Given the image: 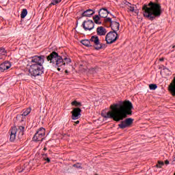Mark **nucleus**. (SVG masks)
Masks as SVG:
<instances>
[{"mask_svg": "<svg viewBox=\"0 0 175 175\" xmlns=\"http://www.w3.org/2000/svg\"><path fill=\"white\" fill-rule=\"evenodd\" d=\"M111 111L106 114L102 113L104 118H111L113 121L119 122L122 121L124 118H126L128 116L132 114L133 105L129 100H125L121 104H113L110 106Z\"/></svg>", "mask_w": 175, "mask_h": 175, "instance_id": "1", "label": "nucleus"}, {"mask_svg": "<svg viewBox=\"0 0 175 175\" xmlns=\"http://www.w3.org/2000/svg\"><path fill=\"white\" fill-rule=\"evenodd\" d=\"M29 75L31 77H36L38 76H42L44 73V55H35L29 58Z\"/></svg>", "mask_w": 175, "mask_h": 175, "instance_id": "2", "label": "nucleus"}, {"mask_svg": "<svg viewBox=\"0 0 175 175\" xmlns=\"http://www.w3.org/2000/svg\"><path fill=\"white\" fill-rule=\"evenodd\" d=\"M144 17L148 18L150 21L155 20L157 17H161L162 14V7L161 4L150 1L148 4H144L142 7Z\"/></svg>", "mask_w": 175, "mask_h": 175, "instance_id": "3", "label": "nucleus"}, {"mask_svg": "<svg viewBox=\"0 0 175 175\" xmlns=\"http://www.w3.org/2000/svg\"><path fill=\"white\" fill-rule=\"evenodd\" d=\"M46 59L50 64H52L53 66H57V68H59L62 66V65H64L65 63H64V59L62 57H61L59 55H58V53L55 51H53L47 57Z\"/></svg>", "mask_w": 175, "mask_h": 175, "instance_id": "4", "label": "nucleus"}, {"mask_svg": "<svg viewBox=\"0 0 175 175\" xmlns=\"http://www.w3.org/2000/svg\"><path fill=\"white\" fill-rule=\"evenodd\" d=\"M90 44L92 47H94L96 50H101L102 49H106L107 45L106 44H102L99 41V38L96 36H93L90 38Z\"/></svg>", "mask_w": 175, "mask_h": 175, "instance_id": "5", "label": "nucleus"}, {"mask_svg": "<svg viewBox=\"0 0 175 175\" xmlns=\"http://www.w3.org/2000/svg\"><path fill=\"white\" fill-rule=\"evenodd\" d=\"M118 39V33L116 31H109L105 36V40L107 44H113Z\"/></svg>", "mask_w": 175, "mask_h": 175, "instance_id": "6", "label": "nucleus"}, {"mask_svg": "<svg viewBox=\"0 0 175 175\" xmlns=\"http://www.w3.org/2000/svg\"><path fill=\"white\" fill-rule=\"evenodd\" d=\"M132 124H133V119L129 118L122 121L120 124H118V126L120 129H125V128H129Z\"/></svg>", "mask_w": 175, "mask_h": 175, "instance_id": "7", "label": "nucleus"}, {"mask_svg": "<svg viewBox=\"0 0 175 175\" xmlns=\"http://www.w3.org/2000/svg\"><path fill=\"white\" fill-rule=\"evenodd\" d=\"M94 25L95 23H94L92 20L85 21L82 24V27L85 31H92V29H94Z\"/></svg>", "mask_w": 175, "mask_h": 175, "instance_id": "8", "label": "nucleus"}, {"mask_svg": "<svg viewBox=\"0 0 175 175\" xmlns=\"http://www.w3.org/2000/svg\"><path fill=\"white\" fill-rule=\"evenodd\" d=\"M72 120H79L81 117V109L77 107L74 108L71 111Z\"/></svg>", "mask_w": 175, "mask_h": 175, "instance_id": "9", "label": "nucleus"}, {"mask_svg": "<svg viewBox=\"0 0 175 175\" xmlns=\"http://www.w3.org/2000/svg\"><path fill=\"white\" fill-rule=\"evenodd\" d=\"M10 66H12L10 62H4L1 64H0V72H5V70H8V69H10Z\"/></svg>", "mask_w": 175, "mask_h": 175, "instance_id": "10", "label": "nucleus"}, {"mask_svg": "<svg viewBox=\"0 0 175 175\" xmlns=\"http://www.w3.org/2000/svg\"><path fill=\"white\" fill-rule=\"evenodd\" d=\"M10 142H14L16 140V135H17V128L13 127L10 130Z\"/></svg>", "mask_w": 175, "mask_h": 175, "instance_id": "11", "label": "nucleus"}, {"mask_svg": "<svg viewBox=\"0 0 175 175\" xmlns=\"http://www.w3.org/2000/svg\"><path fill=\"white\" fill-rule=\"evenodd\" d=\"M109 11L106 8H101L100 9V11L98 12V16L99 17H101V18H106L107 17V15L109 14Z\"/></svg>", "mask_w": 175, "mask_h": 175, "instance_id": "12", "label": "nucleus"}, {"mask_svg": "<svg viewBox=\"0 0 175 175\" xmlns=\"http://www.w3.org/2000/svg\"><path fill=\"white\" fill-rule=\"evenodd\" d=\"M96 32H97V35H98V36H105V35H106V33H107V31H106V29L102 26L98 27L96 29Z\"/></svg>", "mask_w": 175, "mask_h": 175, "instance_id": "13", "label": "nucleus"}, {"mask_svg": "<svg viewBox=\"0 0 175 175\" xmlns=\"http://www.w3.org/2000/svg\"><path fill=\"white\" fill-rule=\"evenodd\" d=\"M110 27L113 31V32H117L120 29V23L116 21L111 22Z\"/></svg>", "mask_w": 175, "mask_h": 175, "instance_id": "14", "label": "nucleus"}, {"mask_svg": "<svg viewBox=\"0 0 175 175\" xmlns=\"http://www.w3.org/2000/svg\"><path fill=\"white\" fill-rule=\"evenodd\" d=\"M25 127L23 126H19L18 129H16V133H18V139H22L23 136H24V130Z\"/></svg>", "mask_w": 175, "mask_h": 175, "instance_id": "15", "label": "nucleus"}, {"mask_svg": "<svg viewBox=\"0 0 175 175\" xmlns=\"http://www.w3.org/2000/svg\"><path fill=\"white\" fill-rule=\"evenodd\" d=\"M169 91L171 92L172 96H175V77L169 85Z\"/></svg>", "mask_w": 175, "mask_h": 175, "instance_id": "16", "label": "nucleus"}, {"mask_svg": "<svg viewBox=\"0 0 175 175\" xmlns=\"http://www.w3.org/2000/svg\"><path fill=\"white\" fill-rule=\"evenodd\" d=\"M43 139H44V136L39 133H36L33 137L34 142H43Z\"/></svg>", "mask_w": 175, "mask_h": 175, "instance_id": "17", "label": "nucleus"}, {"mask_svg": "<svg viewBox=\"0 0 175 175\" xmlns=\"http://www.w3.org/2000/svg\"><path fill=\"white\" fill-rule=\"evenodd\" d=\"M94 13L95 12L93 10H87L83 12L82 17H91Z\"/></svg>", "mask_w": 175, "mask_h": 175, "instance_id": "18", "label": "nucleus"}, {"mask_svg": "<svg viewBox=\"0 0 175 175\" xmlns=\"http://www.w3.org/2000/svg\"><path fill=\"white\" fill-rule=\"evenodd\" d=\"M81 42L83 46H86V47H92L91 40H82Z\"/></svg>", "mask_w": 175, "mask_h": 175, "instance_id": "19", "label": "nucleus"}, {"mask_svg": "<svg viewBox=\"0 0 175 175\" xmlns=\"http://www.w3.org/2000/svg\"><path fill=\"white\" fill-rule=\"evenodd\" d=\"M31 108H27L25 111H23V114L17 116L16 118L23 117V116L24 117H26V116H28V114H29V113H31Z\"/></svg>", "mask_w": 175, "mask_h": 175, "instance_id": "20", "label": "nucleus"}, {"mask_svg": "<svg viewBox=\"0 0 175 175\" xmlns=\"http://www.w3.org/2000/svg\"><path fill=\"white\" fill-rule=\"evenodd\" d=\"M93 19L95 24H98V25H100L102 24V22L99 21V20H100V17H99V15H95L93 17Z\"/></svg>", "mask_w": 175, "mask_h": 175, "instance_id": "21", "label": "nucleus"}, {"mask_svg": "<svg viewBox=\"0 0 175 175\" xmlns=\"http://www.w3.org/2000/svg\"><path fill=\"white\" fill-rule=\"evenodd\" d=\"M37 133L44 137L46 135V129H44L43 127H41L38 130Z\"/></svg>", "mask_w": 175, "mask_h": 175, "instance_id": "22", "label": "nucleus"}, {"mask_svg": "<svg viewBox=\"0 0 175 175\" xmlns=\"http://www.w3.org/2000/svg\"><path fill=\"white\" fill-rule=\"evenodd\" d=\"M62 1V0H52L49 6V8H51L52 5H58V3H60V2Z\"/></svg>", "mask_w": 175, "mask_h": 175, "instance_id": "23", "label": "nucleus"}, {"mask_svg": "<svg viewBox=\"0 0 175 175\" xmlns=\"http://www.w3.org/2000/svg\"><path fill=\"white\" fill-rule=\"evenodd\" d=\"M27 14H28V11H27V9H23L21 14V18H25Z\"/></svg>", "mask_w": 175, "mask_h": 175, "instance_id": "24", "label": "nucleus"}, {"mask_svg": "<svg viewBox=\"0 0 175 175\" xmlns=\"http://www.w3.org/2000/svg\"><path fill=\"white\" fill-rule=\"evenodd\" d=\"M63 62H64V64H63L62 66H63V68H64V66H65V65H66V64H70L71 60H70V58L64 57V58L63 59Z\"/></svg>", "mask_w": 175, "mask_h": 175, "instance_id": "25", "label": "nucleus"}, {"mask_svg": "<svg viewBox=\"0 0 175 175\" xmlns=\"http://www.w3.org/2000/svg\"><path fill=\"white\" fill-rule=\"evenodd\" d=\"M72 106H76L77 107L81 106V103H79L77 100H74L71 103Z\"/></svg>", "mask_w": 175, "mask_h": 175, "instance_id": "26", "label": "nucleus"}, {"mask_svg": "<svg viewBox=\"0 0 175 175\" xmlns=\"http://www.w3.org/2000/svg\"><path fill=\"white\" fill-rule=\"evenodd\" d=\"M129 5V12H135V5L131 4V3H128Z\"/></svg>", "mask_w": 175, "mask_h": 175, "instance_id": "27", "label": "nucleus"}, {"mask_svg": "<svg viewBox=\"0 0 175 175\" xmlns=\"http://www.w3.org/2000/svg\"><path fill=\"white\" fill-rule=\"evenodd\" d=\"M1 55H6V50H5L4 48L0 47V57H1Z\"/></svg>", "mask_w": 175, "mask_h": 175, "instance_id": "28", "label": "nucleus"}, {"mask_svg": "<svg viewBox=\"0 0 175 175\" xmlns=\"http://www.w3.org/2000/svg\"><path fill=\"white\" fill-rule=\"evenodd\" d=\"M149 88L150 90H157V88H158V86L157 85V84H150L149 85Z\"/></svg>", "mask_w": 175, "mask_h": 175, "instance_id": "29", "label": "nucleus"}, {"mask_svg": "<svg viewBox=\"0 0 175 175\" xmlns=\"http://www.w3.org/2000/svg\"><path fill=\"white\" fill-rule=\"evenodd\" d=\"M90 73H92V75H95L96 72H98V68H90L89 70Z\"/></svg>", "mask_w": 175, "mask_h": 175, "instance_id": "30", "label": "nucleus"}, {"mask_svg": "<svg viewBox=\"0 0 175 175\" xmlns=\"http://www.w3.org/2000/svg\"><path fill=\"white\" fill-rule=\"evenodd\" d=\"M163 165H165V163H163V161H158V163L156 165V167H162V166H163Z\"/></svg>", "mask_w": 175, "mask_h": 175, "instance_id": "31", "label": "nucleus"}, {"mask_svg": "<svg viewBox=\"0 0 175 175\" xmlns=\"http://www.w3.org/2000/svg\"><path fill=\"white\" fill-rule=\"evenodd\" d=\"M73 167H76L77 169H81V163H77L75 164H74Z\"/></svg>", "mask_w": 175, "mask_h": 175, "instance_id": "32", "label": "nucleus"}, {"mask_svg": "<svg viewBox=\"0 0 175 175\" xmlns=\"http://www.w3.org/2000/svg\"><path fill=\"white\" fill-rule=\"evenodd\" d=\"M113 21H112L111 18H106L104 19V23H109L110 25H111V23H113Z\"/></svg>", "mask_w": 175, "mask_h": 175, "instance_id": "33", "label": "nucleus"}, {"mask_svg": "<svg viewBox=\"0 0 175 175\" xmlns=\"http://www.w3.org/2000/svg\"><path fill=\"white\" fill-rule=\"evenodd\" d=\"M163 70H164V72H166L167 73H169V72H170V70L166 67H164L163 68Z\"/></svg>", "mask_w": 175, "mask_h": 175, "instance_id": "34", "label": "nucleus"}, {"mask_svg": "<svg viewBox=\"0 0 175 175\" xmlns=\"http://www.w3.org/2000/svg\"><path fill=\"white\" fill-rule=\"evenodd\" d=\"M45 161H46V162H48V163H50V162H51L50 158H49V157L45 159Z\"/></svg>", "mask_w": 175, "mask_h": 175, "instance_id": "35", "label": "nucleus"}, {"mask_svg": "<svg viewBox=\"0 0 175 175\" xmlns=\"http://www.w3.org/2000/svg\"><path fill=\"white\" fill-rule=\"evenodd\" d=\"M165 165H169L170 162H169L168 160H166V161H165Z\"/></svg>", "mask_w": 175, "mask_h": 175, "instance_id": "36", "label": "nucleus"}, {"mask_svg": "<svg viewBox=\"0 0 175 175\" xmlns=\"http://www.w3.org/2000/svg\"><path fill=\"white\" fill-rule=\"evenodd\" d=\"M75 123L76 124H80V121L77 120V121H76Z\"/></svg>", "mask_w": 175, "mask_h": 175, "instance_id": "37", "label": "nucleus"}, {"mask_svg": "<svg viewBox=\"0 0 175 175\" xmlns=\"http://www.w3.org/2000/svg\"><path fill=\"white\" fill-rule=\"evenodd\" d=\"M160 61H163V58L160 59Z\"/></svg>", "mask_w": 175, "mask_h": 175, "instance_id": "38", "label": "nucleus"}, {"mask_svg": "<svg viewBox=\"0 0 175 175\" xmlns=\"http://www.w3.org/2000/svg\"><path fill=\"white\" fill-rule=\"evenodd\" d=\"M57 70H61V68H57Z\"/></svg>", "mask_w": 175, "mask_h": 175, "instance_id": "39", "label": "nucleus"}, {"mask_svg": "<svg viewBox=\"0 0 175 175\" xmlns=\"http://www.w3.org/2000/svg\"><path fill=\"white\" fill-rule=\"evenodd\" d=\"M175 48V45H174L173 46H172V49H174Z\"/></svg>", "mask_w": 175, "mask_h": 175, "instance_id": "40", "label": "nucleus"}, {"mask_svg": "<svg viewBox=\"0 0 175 175\" xmlns=\"http://www.w3.org/2000/svg\"><path fill=\"white\" fill-rule=\"evenodd\" d=\"M21 121H24L23 120H21Z\"/></svg>", "mask_w": 175, "mask_h": 175, "instance_id": "41", "label": "nucleus"}]
</instances>
